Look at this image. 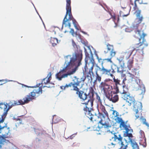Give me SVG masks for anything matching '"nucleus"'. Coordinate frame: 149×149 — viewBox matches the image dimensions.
Wrapping results in <instances>:
<instances>
[{
  "instance_id": "nucleus-51",
  "label": "nucleus",
  "mask_w": 149,
  "mask_h": 149,
  "mask_svg": "<svg viewBox=\"0 0 149 149\" xmlns=\"http://www.w3.org/2000/svg\"><path fill=\"white\" fill-rule=\"evenodd\" d=\"M46 87H48V88H50V87H51V86L49 85L48 86H46Z\"/></svg>"
},
{
  "instance_id": "nucleus-25",
  "label": "nucleus",
  "mask_w": 149,
  "mask_h": 149,
  "mask_svg": "<svg viewBox=\"0 0 149 149\" xmlns=\"http://www.w3.org/2000/svg\"><path fill=\"white\" fill-rule=\"evenodd\" d=\"M133 52L131 47L127 49L125 52V55L127 58H128L131 56Z\"/></svg>"
},
{
  "instance_id": "nucleus-28",
  "label": "nucleus",
  "mask_w": 149,
  "mask_h": 149,
  "mask_svg": "<svg viewBox=\"0 0 149 149\" xmlns=\"http://www.w3.org/2000/svg\"><path fill=\"white\" fill-rule=\"evenodd\" d=\"M96 75L95 79L94 80L93 83L94 84H97V82L99 83L100 82L101 80V77L100 76L98 73L95 74Z\"/></svg>"
},
{
  "instance_id": "nucleus-61",
  "label": "nucleus",
  "mask_w": 149,
  "mask_h": 149,
  "mask_svg": "<svg viewBox=\"0 0 149 149\" xmlns=\"http://www.w3.org/2000/svg\"><path fill=\"white\" fill-rule=\"evenodd\" d=\"M0 84V85H2V84Z\"/></svg>"
},
{
  "instance_id": "nucleus-40",
  "label": "nucleus",
  "mask_w": 149,
  "mask_h": 149,
  "mask_svg": "<svg viewBox=\"0 0 149 149\" xmlns=\"http://www.w3.org/2000/svg\"><path fill=\"white\" fill-rule=\"evenodd\" d=\"M116 113V115L115 116V117H117V116H119V113L118 112H117L116 111L114 110L113 111V112L112 113L114 115V113Z\"/></svg>"
},
{
  "instance_id": "nucleus-33",
  "label": "nucleus",
  "mask_w": 149,
  "mask_h": 149,
  "mask_svg": "<svg viewBox=\"0 0 149 149\" xmlns=\"http://www.w3.org/2000/svg\"><path fill=\"white\" fill-rule=\"evenodd\" d=\"M107 50L109 51L114 49L113 46L112 45H111L109 43L107 44Z\"/></svg>"
},
{
  "instance_id": "nucleus-47",
  "label": "nucleus",
  "mask_w": 149,
  "mask_h": 149,
  "mask_svg": "<svg viewBox=\"0 0 149 149\" xmlns=\"http://www.w3.org/2000/svg\"><path fill=\"white\" fill-rule=\"evenodd\" d=\"M80 31L82 33H83L84 34H87V33H86L85 32H84L83 31Z\"/></svg>"
},
{
  "instance_id": "nucleus-19",
  "label": "nucleus",
  "mask_w": 149,
  "mask_h": 149,
  "mask_svg": "<svg viewBox=\"0 0 149 149\" xmlns=\"http://www.w3.org/2000/svg\"><path fill=\"white\" fill-rule=\"evenodd\" d=\"M120 81L118 78L116 79L115 77H113V82L114 83V89L116 91V93H119L118 86L120 85Z\"/></svg>"
},
{
  "instance_id": "nucleus-30",
  "label": "nucleus",
  "mask_w": 149,
  "mask_h": 149,
  "mask_svg": "<svg viewBox=\"0 0 149 149\" xmlns=\"http://www.w3.org/2000/svg\"><path fill=\"white\" fill-rule=\"evenodd\" d=\"M108 70H110V71L108 73H107V74H106V75H110L111 77L113 78V77H114V76L113 75V74H114L115 72L113 68H111V69H108Z\"/></svg>"
},
{
  "instance_id": "nucleus-35",
  "label": "nucleus",
  "mask_w": 149,
  "mask_h": 149,
  "mask_svg": "<svg viewBox=\"0 0 149 149\" xmlns=\"http://www.w3.org/2000/svg\"><path fill=\"white\" fill-rule=\"evenodd\" d=\"M34 130L36 133L38 135H39L42 133V131L40 129L34 128Z\"/></svg>"
},
{
  "instance_id": "nucleus-26",
  "label": "nucleus",
  "mask_w": 149,
  "mask_h": 149,
  "mask_svg": "<svg viewBox=\"0 0 149 149\" xmlns=\"http://www.w3.org/2000/svg\"><path fill=\"white\" fill-rule=\"evenodd\" d=\"M50 42L53 46L54 47L58 43V40L57 38L51 37L50 40Z\"/></svg>"
},
{
  "instance_id": "nucleus-4",
  "label": "nucleus",
  "mask_w": 149,
  "mask_h": 149,
  "mask_svg": "<svg viewBox=\"0 0 149 149\" xmlns=\"http://www.w3.org/2000/svg\"><path fill=\"white\" fill-rule=\"evenodd\" d=\"M42 93V90L41 88H37L33 90L32 92L29 93L28 95H26L23 99V101L22 100H12L10 102L8 103H7V106H8L5 114H6L8 111L12 107L17 105L20 104L23 105L25 104L28 103L29 102L33 100L36 99L37 97Z\"/></svg>"
},
{
  "instance_id": "nucleus-5",
  "label": "nucleus",
  "mask_w": 149,
  "mask_h": 149,
  "mask_svg": "<svg viewBox=\"0 0 149 149\" xmlns=\"http://www.w3.org/2000/svg\"><path fill=\"white\" fill-rule=\"evenodd\" d=\"M135 34L134 37L136 38L139 40V42L134 45L133 47H131L132 50L134 51L136 50V52H141L143 53V49L144 47H147L148 44L144 39L145 37L146 36L143 31L139 30L137 28L134 31Z\"/></svg>"
},
{
  "instance_id": "nucleus-14",
  "label": "nucleus",
  "mask_w": 149,
  "mask_h": 149,
  "mask_svg": "<svg viewBox=\"0 0 149 149\" xmlns=\"http://www.w3.org/2000/svg\"><path fill=\"white\" fill-rule=\"evenodd\" d=\"M108 69H107L103 66V65H102V68H101L97 64H96L95 66V74L98 73V72L99 71V73L101 75L105 74L108 73L110 70H108Z\"/></svg>"
},
{
  "instance_id": "nucleus-29",
  "label": "nucleus",
  "mask_w": 149,
  "mask_h": 149,
  "mask_svg": "<svg viewBox=\"0 0 149 149\" xmlns=\"http://www.w3.org/2000/svg\"><path fill=\"white\" fill-rule=\"evenodd\" d=\"M108 62L111 63H112L111 58L103 59L102 61L101 65H103V64Z\"/></svg>"
},
{
  "instance_id": "nucleus-20",
  "label": "nucleus",
  "mask_w": 149,
  "mask_h": 149,
  "mask_svg": "<svg viewBox=\"0 0 149 149\" xmlns=\"http://www.w3.org/2000/svg\"><path fill=\"white\" fill-rule=\"evenodd\" d=\"M139 133L141 134L142 137L143 138V140L141 141L140 142V144L143 146L144 147H146V139L145 137V134L144 132L141 130L139 132Z\"/></svg>"
},
{
  "instance_id": "nucleus-55",
  "label": "nucleus",
  "mask_w": 149,
  "mask_h": 149,
  "mask_svg": "<svg viewBox=\"0 0 149 149\" xmlns=\"http://www.w3.org/2000/svg\"><path fill=\"white\" fill-rule=\"evenodd\" d=\"M4 80H0V81H3Z\"/></svg>"
},
{
  "instance_id": "nucleus-17",
  "label": "nucleus",
  "mask_w": 149,
  "mask_h": 149,
  "mask_svg": "<svg viewBox=\"0 0 149 149\" xmlns=\"http://www.w3.org/2000/svg\"><path fill=\"white\" fill-rule=\"evenodd\" d=\"M114 134V141H118L119 143H120L121 145V147L123 148L125 146L123 144V142L122 141L123 138L120 134H118V133H115Z\"/></svg>"
},
{
  "instance_id": "nucleus-36",
  "label": "nucleus",
  "mask_w": 149,
  "mask_h": 149,
  "mask_svg": "<svg viewBox=\"0 0 149 149\" xmlns=\"http://www.w3.org/2000/svg\"><path fill=\"white\" fill-rule=\"evenodd\" d=\"M96 95V99L97 100L98 102H99L100 103H102V101L99 95L97 93H95Z\"/></svg>"
},
{
  "instance_id": "nucleus-56",
  "label": "nucleus",
  "mask_w": 149,
  "mask_h": 149,
  "mask_svg": "<svg viewBox=\"0 0 149 149\" xmlns=\"http://www.w3.org/2000/svg\"><path fill=\"white\" fill-rule=\"evenodd\" d=\"M131 8H132L131 7H130V10H131Z\"/></svg>"
},
{
  "instance_id": "nucleus-44",
  "label": "nucleus",
  "mask_w": 149,
  "mask_h": 149,
  "mask_svg": "<svg viewBox=\"0 0 149 149\" xmlns=\"http://www.w3.org/2000/svg\"><path fill=\"white\" fill-rule=\"evenodd\" d=\"M97 59H98V62H99V63H100L101 62H102V59L101 58H99L97 56Z\"/></svg>"
},
{
  "instance_id": "nucleus-21",
  "label": "nucleus",
  "mask_w": 149,
  "mask_h": 149,
  "mask_svg": "<svg viewBox=\"0 0 149 149\" xmlns=\"http://www.w3.org/2000/svg\"><path fill=\"white\" fill-rule=\"evenodd\" d=\"M141 10H138L137 13L135 14L136 17V20L138 24L141 23L143 18L142 15H141Z\"/></svg>"
},
{
  "instance_id": "nucleus-23",
  "label": "nucleus",
  "mask_w": 149,
  "mask_h": 149,
  "mask_svg": "<svg viewBox=\"0 0 149 149\" xmlns=\"http://www.w3.org/2000/svg\"><path fill=\"white\" fill-rule=\"evenodd\" d=\"M124 58V56H120L117 58V60L118 61L121 67V68H123L124 67H125V63Z\"/></svg>"
},
{
  "instance_id": "nucleus-46",
  "label": "nucleus",
  "mask_w": 149,
  "mask_h": 149,
  "mask_svg": "<svg viewBox=\"0 0 149 149\" xmlns=\"http://www.w3.org/2000/svg\"><path fill=\"white\" fill-rule=\"evenodd\" d=\"M111 80L110 79H107L105 80L104 81H105V82H106L107 81H111Z\"/></svg>"
},
{
  "instance_id": "nucleus-31",
  "label": "nucleus",
  "mask_w": 149,
  "mask_h": 149,
  "mask_svg": "<svg viewBox=\"0 0 149 149\" xmlns=\"http://www.w3.org/2000/svg\"><path fill=\"white\" fill-rule=\"evenodd\" d=\"M121 7L123 9H125L124 10V11H127L126 13H124V14L123 15V16L124 17H126L128 16L130 14V10H129L127 9L126 7Z\"/></svg>"
},
{
  "instance_id": "nucleus-3",
  "label": "nucleus",
  "mask_w": 149,
  "mask_h": 149,
  "mask_svg": "<svg viewBox=\"0 0 149 149\" xmlns=\"http://www.w3.org/2000/svg\"><path fill=\"white\" fill-rule=\"evenodd\" d=\"M68 55L66 56V58H70V60H72L73 63L70 64V68L67 69V72H68L70 70H71L68 73L64 74H62V77L60 78V79L62 78L67 77L68 75L74 74L78 69V67L81 64V61L83 58L82 51L80 49H77L75 50L72 54V56Z\"/></svg>"
},
{
  "instance_id": "nucleus-1",
  "label": "nucleus",
  "mask_w": 149,
  "mask_h": 149,
  "mask_svg": "<svg viewBox=\"0 0 149 149\" xmlns=\"http://www.w3.org/2000/svg\"><path fill=\"white\" fill-rule=\"evenodd\" d=\"M89 55L88 53H85V64L83 70L84 74H87V75L86 76H83L81 79L78 78L76 76L74 77L73 82H71L68 84H66L65 86L60 87L62 90H64L70 87L71 91H75L77 94L80 91L78 87L80 86L81 82H84L86 79H88V83L91 81L92 75L94 74L93 70L95 63L93 54H91V57Z\"/></svg>"
},
{
  "instance_id": "nucleus-13",
  "label": "nucleus",
  "mask_w": 149,
  "mask_h": 149,
  "mask_svg": "<svg viewBox=\"0 0 149 149\" xmlns=\"http://www.w3.org/2000/svg\"><path fill=\"white\" fill-rule=\"evenodd\" d=\"M99 88L102 91H103L105 95L107 93H109L111 91L110 86L105 81L102 82L100 84Z\"/></svg>"
},
{
  "instance_id": "nucleus-48",
  "label": "nucleus",
  "mask_w": 149,
  "mask_h": 149,
  "mask_svg": "<svg viewBox=\"0 0 149 149\" xmlns=\"http://www.w3.org/2000/svg\"><path fill=\"white\" fill-rule=\"evenodd\" d=\"M124 147L123 148V149H127V145H126L125 146H124Z\"/></svg>"
},
{
  "instance_id": "nucleus-11",
  "label": "nucleus",
  "mask_w": 149,
  "mask_h": 149,
  "mask_svg": "<svg viewBox=\"0 0 149 149\" xmlns=\"http://www.w3.org/2000/svg\"><path fill=\"white\" fill-rule=\"evenodd\" d=\"M52 74L51 72H49L48 74H47V76L46 78L43 79L42 82L41 83L37 84L36 86L37 87L34 90L39 88L40 89L41 88L42 90V93H40L38 96H39L42 93V86L43 84H50L53 85H54L53 83H50V81L52 79Z\"/></svg>"
},
{
  "instance_id": "nucleus-15",
  "label": "nucleus",
  "mask_w": 149,
  "mask_h": 149,
  "mask_svg": "<svg viewBox=\"0 0 149 149\" xmlns=\"http://www.w3.org/2000/svg\"><path fill=\"white\" fill-rule=\"evenodd\" d=\"M73 60H70L69 62H68L67 65L66 66L64 67L62 70L60 71L59 72L57 73L56 74V78L58 79L59 80H61V79H60V78L62 77V74L66 72H67V69L68 68H70V64L73 63Z\"/></svg>"
},
{
  "instance_id": "nucleus-43",
  "label": "nucleus",
  "mask_w": 149,
  "mask_h": 149,
  "mask_svg": "<svg viewBox=\"0 0 149 149\" xmlns=\"http://www.w3.org/2000/svg\"><path fill=\"white\" fill-rule=\"evenodd\" d=\"M128 74L129 75V76L131 77L132 78V79L134 77V75H133L132 74L130 73H128Z\"/></svg>"
},
{
  "instance_id": "nucleus-10",
  "label": "nucleus",
  "mask_w": 149,
  "mask_h": 149,
  "mask_svg": "<svg viewBox=\"0 0 149 149\" xmlns=\"http://www.w3.org/2000/svg\"><path fill=\"white\" fill-rule=\"evenodd\" d=\"M127 121L123 122L121 124H120L119 127L122 130H125L126 136L129 138H132L133 137L132 134L133 132V130L132 129L130 125L127 124Z\"/></svg>"
},
{
  "instance_id": "nucleus-24",
  "label": "nucleus",
  "mask_w": 149,
  "mask_h": 149,
  "mask_svg": "<svg viewBox=\"0 0 149 149\" xmlns=\"http://www.w3.org/2000/svg\"><path fill=\"white\" fill-rule=\"evenodd\" d=\"M134 63V58H130L128 61L127 63V66L129 70H130L133 66Z\"/></svg>"
},
{
  "instance_id": "nucleus-62",
  "label": "nucleus",
  "mask_w": 149,
  "mask_h": 149,
  "mask_svg": "<svg viewBox=\"0 0 149 149\" xmlns=\"http://www.w3.org/2000/svg\"><path fill=\"white\" fill-rule=\"evenodd\" d=\"M130 0V1H131V0Z\"/></svg>"
},
{
  "instance_id": "nucleus-53",
  "label": "nucleus",
  "mask_w": 149,
  "mask_h": 149,
  "mask_svg": "<svg viewBox=\"0 0 149 149\" xmlns=\"http://www.w3.org/2000/svg\"><path fill=\"white\" fill-rule=\"evenodd\" d=\"M124 12H123L124 13H127V11H124Z\"/></svg>"
},
{
  "instance_id": "nucleus-16",
  "label": "nucleus",
  "mask_w": 149,
  "mask_h": 149,
  "mask_svg": "<svg viewBox=\"0 0 149 149\" xmlns=\"http://www.w3.org/2000/svg\"><path fill=\"white\" fill-rule=\"evenodd\" d=\"M7 103L6 104L4 103H2L0 102V108L1 109H3V112L2 115H0V118H2L1 121L3 120L4 118H6L8 112H7L6 114H5L6 110L7 109Z\"/></svg>"
},
{
  "instance_id": "nucleus-41",
  "label": "nucleus",
  "mask_w": 149,
  "mask_h": 149,
  "mask_svg": "<svg viewBox=\"0 0 149 149\" xmlns=\"http://www.w3.org/2000/svg\"><path fill=\"white\" fill-rule=\"evenodd\" d=\"M72 44L73 45V46L74 47H77V45L75 42L74 41V40L73 39H72Z\"/></svg>"
},
{
  "instance_id": "nucleus-45",
  "label": "nucleus",
  "mask_w": 149,
  "mask_h": 149,
  "mask_svg": "<svg viewBox=\"0 0 149 149\" xmlns=\"http://www.w3.org/2000/svg\"><path fill=\"white\" fill-rule=\"evenodd\" d=\"M74 135H75L74 134H73L72 135H71L70 136V138L71 139H72L73 138L74 136Z\"/></svg>"
},
{
  "instance_id": "nucleus-18",
  "label": "nucleus",
  "mask_w": 149,
  "mask_h": 149,
  "mask_svg": "<svg viewBox=\"0 0 149 149\" xmlns=\"http://www.w3.org/2000/svg\"><path fill=\"white\" fill-rule=\"evenodd\" d=\"M127 79L126 77L124 78L123 80L122 84L123 85V92L121 93L122 96L128 94L130 93L129 92V89L125 85V81H126Z\"/></svg>"
},
{
  "instance_id": "nucleus-52",
  "label": "nucleus",
  "mask_w": 149,
  "mask_h": 149,
  "mask_svg": "<svg viewBox=\"0 0 149 149\" xmlns=\"http://www.w3.org/2000/svg\"><path fill=\"white\" fill-rule=\"evenodd\" d=\"M139 0H135L134 1V2H136V1H139Z\"/></svg>"
},
{
  "instance_id": "nucleus-42",
  "label": "nucleus",
  "mask_w": 149,
  "mask_h": 149,
  "mask_svg": "<svg viewBox=\"0 0 149 149\" xmlns=\"http://www.w3.org/2000/svg\"><path fill=\"white\" fill-rule=\"evenodd\" d=\"M109 14L111 16V18H112L114 20H115L116 19V17L114 15H111V13L109 12Z\"/></svg>"
},
{
  "instance_id": "nucleus-60",
  "label": "nucleus",
  "mask_w": 149,
  "mask_h": 149,
  "mask_svg": "<svg viewBox=\"0 0 149 149\" xmlns=\"http://www.w3.org/2000/svg\"><path fill=\"white\" fill-rule=\"evenodd\" d=\"M110 18H109V19H108V20H109V19H110Z\"/></svg>"
},
{
  "instance_id": "nucleus-34",
  "label": "nucleus",
  "mask_w": 149,
  "mask_h": 149,
  "mask_svg": "<svg viewBox=\"0 0 149 149\" xmlns=\"http://www.w3.org/2000/svg\"><path fill=\"white\" fill-rule=\"evenodd\" d=\"M75 36L77 37V38L78 40H79L81 42H83V39L82 38V36L80 34H77L75 35Z\"/></svg>"
},
{
  "instance_id": "nucleus-39",
  "label": "nucleus",
  "mask_w": 149,
  "mask_h": 149,
  "mask_svg": "<svg viewBox=\"0 0 149 149\" xmlns=\"http://www.w3.org/2000/svg\"><path fill=\"white\" fill-rule=\"evenodd\" d=\"M119 67H117V72L118 73H122L123 72V69L120 70Z\"/></svg>"
},
{
  "instance_id": "nucleus-8",
  "label": "nucleus",
  "mask_w": 149,
  "mask_h": 149,
  "mask_svg": "<svg viewBox=\"0 0 149 149\" xmlns=\"http://www.w3.org/2000/svg\"><path fill=\"white\" fill-rule=\"evenodd\" d=\"M66 15L63 19V25L65 27L68 26L69 28L70 27V21L72 20L74 27L77 30H79V29L77 26V23L75 19L73 18L71 13V0H66Z\"/></svg>"
},
{
  "instance_id": "nucleus-2",
  "label": "nucleus",
  "mask_w": 149,
  "mask_h": 149,
  "mask_svg": "<svg viewBox=\"0 0 149 149\" xmlns=\"http://www.w3.org/2000/svg\"><path fill=\"white\" fill-rule=\"evenodd\" d=\"M89 91L88 94L81 90H80L76 94L78 95L80 99L83 101L86 100L88 97L89 99L88 101L82 104L86 105V107L84 108L85 114L90 120H92L93 118L96 117V116H94L92 114L91 110L93 106V102L94 100V96L95 91L92 87H90L89 88Z\"/></svg>"
},
{
  "instance_id": "nucleus-22",
  "label": "nucleus",
  "mask_w": 149,
  "mask_h": 149,
  "mask_svg": "<svg viewBox=\"0 0 149 149\" xmlns=\"http://www.w3.org/2000/svg\"><path fill=\"white\" fill-rule=\"evenodd\" d=\"M129 141L133 149H139V146L136 142V140L135 138L130 139Z\"/></svg>"
},
{
  "instance_id": "nucleus-6",
  "label": "nucleus",
  "mask_w": 149,
  "mask_h": 149,
  "mask_svg": "<svg viewBox=\"0 0 149 149\" xmlns=\"http://www.w3.org/2000/svg\"><path fill=\"white\" fill-rule=\"evenodd\" d=\"M100 109L102 111V113H99L98 116H97L95 115H93L96 116V117L93 118L91 121H95L97 122V123H100L102 125V127L104 128L107 131L108 129L111 127V125L109 123V121H110L109 119H107L106 120L105 119V116L108 117V114L105 109V107L102 103L100 105Z\"/></svg>"
},
{
  "instance_id": "nucleus-9",
  "label": "nucleus",
  "mask_w": 149,
  "mask_h": 149,
  "mask_svg": "<svg viewBox=\"0 0 149 149\" xmlns=\"http://www.w3.org/2000/svg\"><path fill=\"white\" fill-rule=\"evenodd\" d=\"M5 118H4L3 120L1 121L2 118H0V133L6 138L11 137V134L10 132V128L7 126V123H5L3 125ZM6 143L5 139L0 135V148L3 146Z\"/></svg>"
},
{
  "instance_id": "nucleus-50",
  "label": "nucleus",
  "mask_w": 149,
  "mask_h": 149,
  "mask_svg": "<svg viewBox=\"0 0 149 149\" xmlns=\"http://www.w3.org/2000/svg\"><path fill=\"white\" fill-rule=\"evenodd\" d=\"M119 16L118 15V22L119 21Z\"/></svg>"
},
{
  "instance_id": "nucleus-27",
  "label": "nucleus",
  "mask_w": 149,
  "mask_h": 149,
  "mask_svg": "<svg viewBox=\"0 0 149 149\" xmlns=\"http://www.w3.org/2000/svg\"><path fill=\"white\" fill-rule=\"evenodd\" d=\"M131 4L133 6V10L134 11H135V12H134V14L137 13L138 10H141L139 9L136 5V2H134V3H131Z\"/></svg>"
},
{
  "instance_id": "nucleus-7",
  "label": "nucleus",
  "mask_w": 149,
  "mask_h": 149,
  "mask_svg": "<svg viewBox=\"0 0 149 149\" xmlns=\"http://www.w3.org/2000/svg\"><path fill=\"white\" fill-rule=\"evenodd\" d=\"M123 98L129 103L130 106L133 104V110L135 112L136 119L138 118L141 116L142 111V104L141 102L136 101L133 97L131 95L130 93L127 95H123Z\"/></svg>"
},
{
  "instance_id": "nucleus-59",
  "label": "nucleus",
  "mask_w": 149,
  "mask_h": 149,
  "mask_svg": "<svg viewBox=\"0 0 149 149\" xmlns=\"http://www.w3.org/2000/svg\"><path fill=\"white\" fill-rule=\"evenodd\" d=\"M111 144H112V145H113V143H111Z\"/></svg>"
},
{
  "instance_id": "nucleus-12",
  "label": "nucleus",
  "mask_w": 149,
  "mask_h": 149,
  "mask_svg": "<svg viewBox=\"0 0 149 149\" xmlns=\"http://www.w3.org/2000/svg\"><path fill=\"white\" fill-rule=\"evenodd\" d=\"M117 93L116 92L115 93L111 91L109 93H107L105 96L109 100L112 102L115 103L119 100V96Z\"/></svg>"
},
{
  "instance_id": "nucleus-38",
  "label": "nucleus",
  "mask_w": 149,
  "mask_h": 149,
  "mask_svg": "<svg viewBox=\"0 0 149 149\" xmlns=\"http://www.w3.org/2000/svg\"><path fill=\"white\" fill-rule=\"evenodd\" d=\"M70 33H71L72 35L73 36H74L76 34H77V33H75L74 31V30L72 29H70Z\"/></svg>"
},
{
  "instance_id": "nucleus-54",
  "label": "nucleus",
  "mask_w": 149,
  "mask_h": 149,
  "mask_svg": "<svg viewBox=\"0 0 149 149\" xmlns=\"http://www.w3.org/2000/svg\"><path fill=\"white\" fill-rule=\"evenodd\" d=\"M93 130L94 131H95V130L97 131V129H93Z\"/></svg>"
},
{
  "instance_id": "nucleus-57",
  "label": "nucleus",
  "mask_w": 149,
  "mask_h": 149,
  "mask_svg": "<svg viewBox=\"0 0 149 149\" xmlns=\"http://www.w3.org/2000/svg\"><path fill=\"white\" fill-rule=\"evenodd\" d=\"M104 52H105V53H107V52H105V51H104Z\"/></svg>"
},
{
  "instance_id": "nucleus-32",
  "label": "nucleus",
  "mask_w": 149,
  "mask_h": 149,
  "mask_svg": "<svg viewBox=\"0 0 149 149\" xmlns=\"http://www.w3.org/2000/svg\"><path fill=\"white\" fill-rule=\"evenodd\" d=\"M115 120L117 123H120V124H121L123 122H124L123 120L121 118L119 117L118 116L117 117L115 118Z\"/></svg>"
},
{
  "instance_id": "nucleus-37",
  "label": "nucleus",
  "mask_w": 149,
  "mask_h": 149,
  "mask_svg": "<svg viewBox=\"0 0 149 149\" xmlns=\"http://www.w3.org/2000/svg\"><path fill=\"white\" fill-rule=\"evenodd\" d=\"M116 54V52L114 51V49H113L110 52V56H111V58H112L113 57L115 56Z\"/></svg>"
},
{
  "instance_id": "nucleus-49",
  "label": "nucleus",
  "mask_w": 149,
  "mask_h": 149,
  "mask_svg": "<svg viewBox=\"0 0 149 149\" xmlns=\"http://www.w3.org/2000/svg\"><path fill=\"white\" fill-rule=\"evenodd\" d=\"M122 13V12L121 11H120V17L121 16V13Z\"/></svg>"
},
{
  "instance_id": "nucleus-58",
  "label": "nucleus",
  "mask_w": 149,
  "mask_h": 149,
  "mask_svg": "<svg viewBox=\"0 0 149 149\" xmlns=\"http://www.w3.org/2000/svg\"><path fill=\"white\" fill-rule=\"evenodd\" d=\"M74 143H73L72 145V146H74Z\"/></svg>"
}]
</instances>
